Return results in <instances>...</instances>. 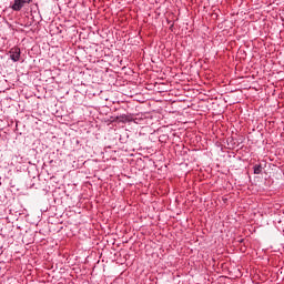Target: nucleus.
I'll return each mask as SVG.
<instances>
[{
	"label": "nucleus",
	"mask_w": 284,
	"mask_h": 284,
	"mask_svg": "<svg viewBox=\"0 0 284 284\" xmlns=\"http://www.w3.org/2000/svg\"><path fill=\"white\" fill-rule=\"evenodd\" d=\"M253 172H254V174H262V173H263V165H261V164H255V165L253 166Z\"/></svg>",
	"instance_id": "obj_3"
},
{
	"label": "nucleus",
	"mask_w": 284,
	"mask_h": 284,
	"mask_svg": "<svg viewBox=\"0 0 284 284\" xmlns=\"http://www.w3.org/2000/svg\"><path fill=\"white\" fill-rule=\"evenodd\" d=\"M30 3H32V0H13V3L10 4V9L13 10V12H21L23 7L30 6Z\"/></svg>",
	"instance_id": "obj_1"
},
{
	"label": "nucleus",
	"mask_w": 284,
	"mask_h": 284,
	"mask_svg": "<svg viewBox=\"0 0 284 284\" xmlns=\"http://www.w3.org/2000/svg\"><path fill=\"white\" fill-rule=\"evenodd\" d=\"M120 119H122V120H121L122 123H130V122H132V118H131L130 115H126V114H122V115L120 116Z\"/></svg>",
	"instance_id": "obj_4"
},
{
	"label": "nucleus",
	"mask_w": 284,
	"mask_h": 284,
	"mask_svg": "<svg viewBox=\"0 0 284 284\" xmlns=\"http://www.w3.org/2000/svg\"><path fill=\"white\" fill-rule=\"evenodd\" d=\"M9 57H10L11 61L17 63V61L21 60V49L19 47L11 48L9 51Z\"/></svg>",
	"instance_id": "obj_2"
}]
</instances>
